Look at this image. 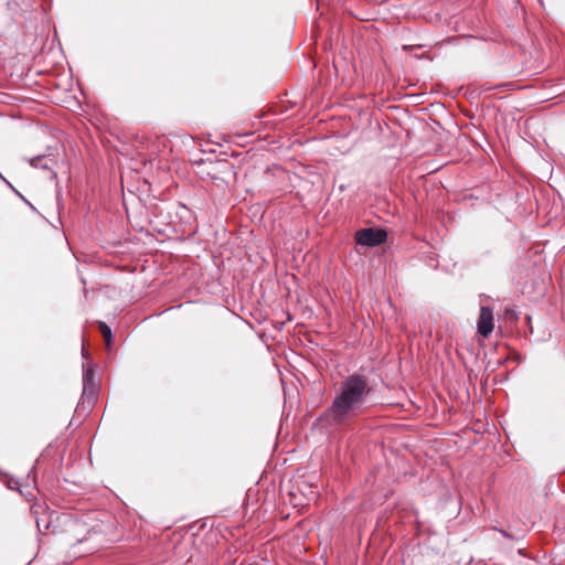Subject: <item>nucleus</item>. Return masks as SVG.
<instances>
[{"instance_id": "f257e3e1", "label": "nucleus", "mask_w": 565, "mask_h": 565, "mask_svg": "<svg viewBox=\"0 0 565 565\" xmlns=\"http://www.w3.org/2000/svg\"><path fill=\"white\" fill-rule=\"evenodd\" d=\"M371 392L372 387L364 374L354 373L344 377L323 416L334 425L350 422L362 412Z\"/></svg>"}, {"instance_id": "f03ea898", "label": "nucleus", "mask_w": 565, "mask_h": 565, "mask_svg": "<svg viewBox=\"0 0 565 565\" xmlns=\"http://www.w3.org/2000/svg\"><path fill=\"white\" fill-rule=\"evenodd\" d=\"M83 394L82 403L86 402L92 405L97 397L98 383L95 376L94 364L88 362L87 365L83 364Z\"/></svg>"}, {"instance_id": "7ed1b4c3", "label": "nucleus", "mask_w": 565, "mask_h": 565, "mask_svg": "<svg viewBox=\"0 0 565 565\" xmlns=\"http://www.w3.org/2000/svg\"><path fill=\"white\" fill-rule=\"evenodd\" d=\"M387 233L382 228L367 227L359 230L354 239L358 245L374 247L386 242Z\"/></svg>"}, {"instance_id": "20e7f679", "label": "nucleus", "mask_w": 565, "mask_h": 565, "mask_svg": "<svg viewBox=\"0 0 565 565\" xmlns=\"http://www.w3.org/2000/svg\"><path fill=\"white\" fill-rule=\"evenodd\" d=\"M494 328V319L493 311L488 306H482L480 308V315L477 321L478 332L483 337L488 338Z\"/></svg>"}, {"instance_id": "39448f33", "label": "nucleus", "mask_w": 565, "mask_h": 565, "mask_svg": "<svg viewBox=\"0 0 565 565\" xmlns=\"http://www.w3.org/2000/svg\"><path fill=\"white\" fill-rule=\"evenodd\" d=\"M99 330L105 339L106 344L109 347L113 341L111 329L105 322H99Z\"/></svg>"}, {"instance_id": "423d86ee", "label": "nucleus", "mask_w": 565, "mask_h": 565, "mask_svg": "<svg viewBox=\"0 0 565 565\" xmlns=\"http://www.w3.org/2000/svg\"><path fill=\"white\" fill-rule=\"evenodd\" d=\"M42 161V157H34L30 160V163L31 166L33 167H41L43 169H47V166L46 164H40V162Z\"/></svg>"}, {"instance_id": "0eeeda50", "label": "nucleus", "mask_w": 565, "mask_h": 565, "mask_svg": "<svg viewBox=\"0 0 565 565\" xmlns=\"http://www.w3.org/2000/svg\"><path fill=\"white\" fill-rule=\"evenodd\" d=\"M20 482L18 480L11 479L8 481V487L10 489H19Z\"/></svg>"}, {"instance_id": "6e6552de", "label": "nucleus", "mask_w": 565, "mask_h": 565, "mask_svg": "<svg viewBox=\"0 0 565 565\" xmlns=\"http://www.w3.org/2000/svg\"><path fill=\"white\" fill-rule=\"evenodd\" d=\"M82 356L85 359V360H88L89 359V353L88 351L83 347L82 348Z\"/></svg>"}, {"instance_id": "1a4fd4ad", "label": "nucleus", "mask_w": 565, "mask_h": 565, "mask_svg": "<svg viewBox=\"0 0 565 565\" xmlns=\"http://www.w3.org/2000/svg\"><path fill=\"white\" fill-rule=\"evenodd\" d=\"M0 179L3 180L15 193H18V191L12 186V184L6 180V178L0 173Z\"/></svg>"}]
</instances>
